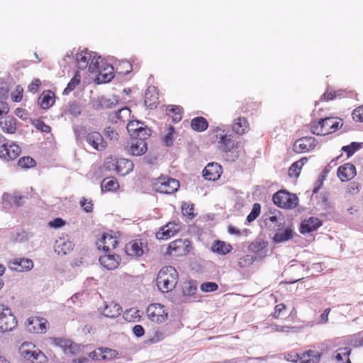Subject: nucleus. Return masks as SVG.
Returning <instances> with one entry per match:
<instances>
[{
  "instance_id": "obj_11",
  "label": "nucleus",
  "mask_w": 363,
  "mask_h": 363,
  "mask_svg": "<svg viewBox=\"0 0 363 363\" xmlns=\"http://www.w3.org/2000/svg\"><path fill=\"white\" fill-rule=\"evenodd\" d=\"M147 315L151 321L157 323H162L167 318V313L161 303L150 304L147 308Z\"/></svg>"
},
{
  "instance_id": "obj_51",
  "label": "nucleus",
  "mask_w": 363,
  "mask_h": 363,
  "mask_svg": "<svg viewBox=\"0 0 363 363\" xmlns=\"http://www.w3.org/2000/svg\"><path fill=\"white\" fill-rule=\"evenodd\" d=\"M261 211V206L258 203H255L252 206V208L250 214L247 216V220L249 223L254 221L259 215Z\"/></svg>"
},
{
  "instance_id": "obj_5",
  "label": "nucleus",
  "mask_w": 363,
  "mask_h": 363,
  "mask_svg": "<svg viewBox=\"0 0 363 363\" xmlns=\"http://www.w3.org/2000/svg\"><path fill=\"white\" fill-rule=\"evenodd\" d=\"M274 203L282 208L291 209L297 206L298 197L286 190H280L273 195Z\"/></svg>"
},
{
  "instance_id": "obj_10",
  "label": "nucleus",
  "mask_w": 363,
  "mask_h": 363,
  "mask_svg": "<svg viewBox=\"0 0 363 363\" xmlns=\"http://www.w3.org/2000/svg\"><path fill=\"white\" fill-rule=\"evenodd\" d=\"M35 345L30 342H23L19 347V353L26 360L35 363V361L44 357L43 354L35 349Z\"/></svg>"
},
{
  "instance_id": "obj_23",
  "label": "nucleus",
  "mask_w": 363,
  "mask_h": 363,
  "mask_svg": "<svg viewBox=\"0 0 363 363\" xmlns=\"http://www.w3.org/2000/svg\"><path fill=\"white\" fill-rule=\"evenodd\" d=\"M133 163L128 159H117L116 174L121 176L128 174L133 169Z\"/></svg>"
},
{
  "instance_id": "obj_38",
  "label": "nucleus",
  "mask_w": 363,
  "mask_h": 363,
  "mask_svg": "<svg viewBox=\"0 0 363 363\" xmlns=\"http://www.w3.org/2000/svg\"><path fill=\"white\" fill-rule=\"evenodd\" d=\"M91 58V54L88 52H78L76 55V62L77 67L80 69H84L89 65V60Z\"/></svg>"
},
{
  "instance_id": "obj_64",
  "label": "nucleus",
  "mask_w": 363,
  "mask_h": 363,
  "mask_svg": "<svg viewBox=\"0 0 363 363\" xmlns=\"http://www.w3.org/2000/svg\"><path fill=\"white\" fill-rule=\"evenodd\" d=\"M66 222L61 218H56L50 220L48 223L49 226L52 228H60L65 225Z\"/></svg>"
},
{
  "instance_id": "obj_3",
  "label": "nucleus",
  "mask_w": 363,
  "mask_h": 363,
  "mask_svg": "<svg viewBox=\"0 0 363 363\" xmlns=\"http://www.w3.org/2000/svg\"><path fill=\"white\" fill-rule=\"evenodd\" d=\"M216 137L218 140V148L223 152L230 153L228 160L235 161L238 157V152L236 150V143L233 139L232 135H229L225 130H218Z\"/></svg>"
},
{
  "instance_id": "obj_37",
  "label": "nucleus",
  "mask_w": 363,
  "mask_h": 363,
  "mask_svg": "<svg viewBox=\"0 0 363 363\" xmlns=\"http://www.w3.org/2000/svg\"><path fill=\"white\" fill-rule=\"evenodd\" d=\"M101 190L106 191H115L119 187L118 181L113 177H107L101 182Z\"/></svg>"
},
{
  "instance_id": "obj_6",
  "label": "nucleus",
  "mask_w": 363,
  "mask_h": 363,
  "mask_svg": "<svg viewBox=\"0 0 363 363\" xmlns=\"http://www.w3.org/2000/svg\"><path fill=\"white\" fill-rule=\"evenodd\" d=\"M321 356V352L308 350L301 354L295 352L287 353L284 358L291 362H297L299 360L301 363H320Z\"/></svg>"
},
{
  "instance_id": "obj_40",
  "label": "nucleus",
  "mask_w": 363,
  "mask_h": 363,
  "mask_svg": "<svg viewBox=\"0 0 363 363\" xmlns=\"http://www.w3.org/2000/svg\"><path fill=\"white\" fill-rule=\"evenodd\" d=\"M256 260V257L252 255H246L240 257L238 260V267L240 269H245L250 267Z\"/></svg>"
},
{
  "instance_id": "obj_2",
  "label": "nucleus",
  "mask_w": 363,
  "mask_h": 363,
  "mask_svg": "<svg viewBox=\"0 0 363 363\" xmlns=\"http://www.w3.org/2000/svg\"><path fill=\"white\" fill-rule=\"evenodd\" d=\"M101 57H94L89 65V71L91 73H98L96 82L98 84L109 82L114 77L113 67L111 65L104 64L102 60L100 65Z\"/></svg>"
},
{
  "instance_id": "obj_9",
  "label": "nucleus",
  "mask_w": 363,
  "mask_h": 363,
  "mask_svg": "<svg viewBox=\"0 0 363 363\" xmlns=\"http://www.w3.org/2000/svg\"><path fill=\"white\" fill-rule=\"evenodd\" d=\"M191 247V242L189 240L179 239L169 243L167 253L171 256L181 257L186 255Z\"/></svg>"
},
{
  "instance_id": "obj_57",
  "label": "nucleus",
  "mask_w": 363,
  "mask_h": 363,
  "mask_svg": "<svg viewBox=\"0 0 363 363\" xmlns=\"http://www.w3.org/2000/svg\"><path fill=\"white\" fill-rule=\"evenodd\" d=\"M2 206L5 209H9L13 206V199L11 194L4 193L2 195Z\"/></svg>"
},
{
  "instance_id": "obj_41",
  "label": "nucleus",
  "mask_w": 363,
  "mask_h": 363,
  "mask_svg": "<svg viewBox=\"0 0 363 363\" xmlns=\"http://www.w3.org/2000/svg\"><path fill=\"white\" fill-rule=\"evenodd\" d=\"M144 124L139 121H130L127 125V130L132 139L135 138L138 133L143 127Z\"/></svg>"
},
{
  "instance_id": "obj_27",
  "label": "nucleus",
  "mask_w": 363,
  "mask_h": 363,
  "mask_svg": "<svg viewBox=\"0 0 363 363\" xmlns=\"http://www.w3.org/2000/svg\"><path fill=\"white\" fill-rule=\"evenodd\" d=\"M55 95L52 91L43 92L38 98V103L43 109H48L55 104Z\"/></svg>"
},
{
  "instance_id": "obj_12",
  "label": "nucleus",
  "mask_w": 363,
  "mask_h": 363,
  "mask_svg": "<svg viewBox=\"0 0 363 363\" xmlns=\"http://www.w3.org/2000/svg\"><path fill=\"white\" fill-rule=\"evenodd\" d=\"M85 139L86 143L96 150L102 151L106 147V143L99 132L91 131L86 135Z\"/></svg>"
},
{
  "instance_id": "obj_30",
  "label": "nucleus",
  "mask_w": 363,
  "mask_h": 363,
  "mask_svg": "<svg viewBox=\"0 0 363 363\" xmlns=\"http://www.w3.org/2000/svg\"><path fill=\"white\" fill-rule=\"evenodd\" d=\"M122 312L121 306L115 302H110L105 305L104 315L106 317L114 318L121 315Z\"/></svg>"
},
{
  "instance_id": "obj_60",
  "label": "nucleus",
  "mask_w": 363,
  "mask_h": 363,
  "mask_svg": "<svg viewBox=\"0 0 363 363\" xmlns=\"http://www.w3.org/2000/svg\"><path fill=\"white\" fill-rule=\"evenodd\" d=\"M80 206L86 213H90L93 211V203L91 200L88 201L86 199L82 198L80 201Z\"/></svg>"
},
{
  "instance_id": "obj_46",
  "label": "nucleus",
  "mask_w": 363,
  "mask_h": 363,
  "mask_svg": "<svg viewBox=\"0 0 363 363\" xmlns=\"http://www.w3.org/2000/svg\"><path fill=\"white\" fill-rule=\"evenodd\" d=\"M169 112L174 113L172 122L178 123L182 120V107L179 106L171 105L167 109Z\"/></svg>"
},
{
  "instance_id": "obj_53",
  "label": "nucleus",
  "mask_w": 363,
  "mask_h": 363,
  "mask_svg": "<svg viewBox=\"0 0 363 363\" xmlns=\"http://www.w3.org/2000/svg\"><path fill=\"white\" fill-rule=\"evenodd\" d=\"M103 107L104 108H114L118 102V99L117 96H113L112 98L108 99L105 96H101Z\"/></svg>"
},
{
  "instance_id": "obj_43",
  "label": "nucleus",
  "mask_w": 363,
  "mask_h": 363,
  "mask_svg": "<svg viewBox=\"0 0 363 363\" xmlns=\"http://www.w3.org/2000/svg\"><path fill=\"white\" fill-rule=\"evenodd\" d=\"M80 83V74L77 71L76 72L74 77L71 79L69 82L67 84V87L64 89L62 94L64 95H68L71 91H72L76 86Z\"/></svg>"
},
{
  "instance_id": "obj_49",
  "label": "nucleus",
  "mask_w": 363,
  "mask_h": 363,
  "mask_svg": "<svg viewBox=\"0 0 363 363\" xmlns=\"http://www.w3.org/2000/svg\"><path fill=\"white\" fill-rule=\"evenodd\" d=\"M174 128L172 125H169L168 128V132L163 137V143L167 147H171L174 143Z\"/></svg>"
},
{
  "instance_id": "obj_45",
  "label": "nucleus",
  "mask_w": 363,
  "mask_h": 363,
  "mask_svg": "<svg viewBox=\"0 0 363 363\" xmlns=\"http://www.w3.org/2000/svg\"><path fill=\"white\" fill-rule=\"evenodd\" d=\"M361 147V143L352 142L348 145L343 146L342 150L347 153V157H350L359 150Z\"/></svg>"
},
{
  "instance_id": "obj_54",
  "label": "nucleus",
  "mask_w": 363,
  "mask_h": 363,
  "mask_svg": "<svg viewBox=\"0 0 363 363\" xmlns=\"http://www.w3.org/2000/svg\"><path fill=\"white\" fill-rule=\"evenodd\" d=\"M200 288L203 292H213L218 289V286L216 282L206 281L201 284Z\"/></svg>"
},
{
  "instance_id": "obj_42",
  "label": "nucleus",
  "mask_w": 363,
  "mask_h": 363,
  "mask_svg": "<svg viewBox=\"0 0 363 363\" xmlns=\"http://www.w3.org/2000/svg\"><path fill=\"white\" fill-rule=\"evenodd\" d=\"M124 319L128 322H136L140 320V311L134 308L126 310L123 313Z\"/></svg>"
},
{
  "instance_id": "obj_18",
  "label": "nucleus",
  "mask_w": 363,
  "mask_h": 363,
  "mask_svg": "<svg viewBox=\"0 0 363 363\" xmlns=\"http://www.w3.org/2000/svg\"><path fill=\"white\" fill-rule=\"evenodd\" d=\"M118 245L116 238L108 234H103L101 239L97 242L98 248L102 249L104 252H111Z\"/></svg>"
},
{
  "instance_id": "obj_44",
  "label": "nucleus",
  "mask_w": 363,
  "mask_h": 363,
  "mask_svg": "<svg viewBox=\"0 0 363 363\" xmlns=\"http://www.w3.org/2000/svg\"><path fill=\"white\" fill-rule=\"evenodd\" d=\"M52 343L56 346H59L63 348L64 352H67V351L72 352V342L69 340L62 339V338H54L52 340Z\"/></svg>"
},
{
  "instance_id": "obj_61",
  "label": "nucleus",
  "mask_w": 363,
  "mask_h": 363,
  "mask_svg": "<svg viewBox=\"0 0 363 363\" xmlns=\"http://www.w3.org/2000/svg\"><path fill=\"white\" fill-rule=\"evenodd\" d=\"M11 196L13 199V206L14 205L16 207L22 206L25 202V199H26L25 196L20 195L16 193L11 194Z\"/></svg>"
},
{
  "instance_id": "obj_34",
  "label": "nucleus",
  "mask_w": 363,
  "mask_h": 363,
  "mask_svg": "<svg viewBox=\"0 0 363 363\" xmlns=\"http://www.w3.org/2000/svg\"><path fill=\"white\" fill-rule=\"evenodd\" d=\"M350 352L351 349L348 347L339 348L335 354L337 363H351L349 358Z\"/></svg>"
},
{
  "instance_id": "obj_7",
  "label": "nucleus",
  "mask_w": 363,
  "mask_h": 363,
  "mask_svg": "<svg viewBox=\"0 0 363 363\" xmlns=\"http://www.w3.org/2000/svg\"><path fill=\"white\" fill-rule=\"evenodd\" d=\"M17 325L16 317L11 310L3 304H0V332L11 331Z\"/></svg>"
},
{
  "instance_id": "obj_29",
  "label": "nucleus",
  "mask_w": 363,
  "mask_h": 363,
  "mask_svg": "<svg viewBox=\"0 0 363 363\" xmlns=\"http://www.w3.org/2000/svg\"><path fill=\"white\" fill-rule=\"evenodd\" d=\"M197 291V283L194 280H189L184 283L182 289L183 295L185 297H189L190 301H195L196 298V292Z\"/></svg>"
},
{
  "instance_id": "obj_19",
  "label": "nucleus",
  "mask_w": 363,
  "mask_h": 363,
  "mask_svg": "<svg viewBox=\"0 0 363 363\" xmlns=\"http://www.w3.org/2000/svg\"><path fill=\"white\" fill-rule=\"evenodd\" d=\"M322 225V221L315 217H310L303 220L300 225V233L301 234L310 233L316 230Z\"/></svg>"
},
{
  "instance_id": "obj_20",
  "label": "nucleus",
  "mask_w": 363,
  "mask_h": 363,
  "mask_svg": "<svg viewBox=\"0 0 363 363\" xmlns=\"http://www.w3.org/2000/svg\"><path fill=\"white\" fill-rule=\"evenodd\" d=\"M337 174L342 182L349 181L356 174L355 166L350 163H346L338 167Z\"/></svg>"
},
{
  "instance_id": "obj_17",
  "label": "nucleus",
  "mask_w": 363,
  "mask_h": 363,
  "mask_svg": "<svg viewBox=\"0 0 363 363\" xmlns=\"http://www.w3.org/2000/svg\"><path fill=\"white\" fill-rule=\"evenodd\" d=\"M9 267L11 270L23 272L33 267V262L28 258H16L9 262Z\"/></svg>"
},
{
  "instance_id": "obj_14",
  "label": "nucleus",
  "mask_w": 363,
  "mask_h": 363,
  "mask_svg": "<svg viewBox=\"0 0 363 363\" xmlns=\"http://www.w3.org/2000/svg\"><path fill=\"white\" fill-rule=\"evenodd\" d=\"M316 140L313 137H303L298 139L294 144L293 150L296 153L305 152L314 148Z\"/></svg>"
},
{
  "instance_id": "obj_58",
  "label": "nucleus",
  "mask_w": 363,
  "mask_h": 363,
  "mask_svg": "<svg viewBox=\"0 0 363 363\" xmlns=\"http://www.w3.org/2000/svg\"><path fill=\"white\" fill-rule=\"evenodd\" d=\"M104 133L107 138H109L111 140H118V134L116 130L111 127H106L104 130Z\"/></svg>"
},
{
  "instance_id": "obj_26",
  "label": "nucleus",
  "mask_w": 363,
  "mask_h": 363,
  "mask_svg": "<svg viewBox=\"0 0 363 363\" xmlns=\"http://www.w3.org/2000/svg\"><path fill=\"white\" fill-rule=\"evenodd\" d=\"M177 230V225L169 223L161 228L160 230L157 233L156 237L160 240H167L174 235Z\"/></svg>"
},
{
  "instance_id": "obj_28",
  "label": "nucleus",
  "mask_w": 363,
  "mask_h": 363,
  "mask_svg": "<svg viewBox=\"0 0 363 363\" xmlns=\"http://www.w3.org/2000/svg\"><path fill=\"white\" fill-rule=\"evenodd\" d=\"M63 113L72 118H77L82 113V106L76 101H69L64 108Z\"/></svg>"
},
{
  "instance_id": "obj_8",
  "label": "nucleus",
  "mask_w": 363,
  "mask_h": 363,
  "mask_svg": "<svg viewBox=\"0 0 363 363\" xmlns=\"http://www.w3.org/2000/svg\"><path fill=\"white\" fill-rule=\"evenodd\" d=\"M21 152V148L14 143H9L4 137L0 138V158L9 161L16 159Z\"/></svg>"
},
{
  "instance_id": "obj_62",
  "label": "nucleus",
  "mask_w": 363,
  "mask_h": 363,
  "mask_svg": "<svg viewBox=\"0 0 363 363\" xmlns=\"http://www.w3.org/2000/svg\"><path fill=\"white\" fill-rule=\"evenodd\" d=\"M23 89L21 86H17L16 91L11 94V99L15 102H19L23 97Z\"/></svg>"
},
{
  "instance_id": "obj_1",
  "label": "nucleus",
  "mask_w": 363,
  "mask_h": 363,
  "mask_svg": "<svg viewBox=\"0 0 363 363\" xmlns=\"http://www.w3.org/2000/svg\"><path fill=\"white\" fill-rule=\"evenodd\" d=\"M178 273L174 267L165 266L162 267L157 274V286L162 293L172 291L177 286Z\"/></svg>"
},
{
  "instance_id": "obj_56",
  "label": "nucleus",
  "mask_w": 363,
  "mask_h": 363,
  "mask_svg": "<svg viewBox=\"0 0 363 363\" xmlns=\"http://www.w3.org/2000/svg\"><path fill=\"white\" fill-rule=\"evenodd\" d=\"M302 165H300L299 163L296 161L294 162L289 169V175L291 177H298L300 174V170L302 168Z\"/></svg>"
},
{
  "instance_id": "obj_52",
  "label": "nucleus",
  "mask_w": 363,
  "mask_h": 363,
  "mask_svg": "<svg viewBox=\"0 0 363 363\" xmlns=\"http://www.w3.org/2000/svg\"><path fill=\"white\" fill-rule=\"evenodd\" d=\"M320 121L321 123L320 128H322L323 130V135H325L330 134L331 127H333V123H331L333 122V118H325L323 119H320Z\"/></svg>"
},
{
  "instance_id": "obj_55",
  "label": "nucleus",
  "mask_w": 363,
  "mask_h": 363,
  "mask_svg": "<svg viewBox=\"0 0 363 363\" xmlns=\"http://www.w3.org/2000/svg\"><path fill=\"white\" fill-rule=\"evenodd\" d=\"M151 135V130L147 126H144L141 128L139 133L135 136L133 139L143 140L145 141Z\"/></svg>"
},
{
  "instance_id": "obj_31",
  "label": "nucleus",
  "mask_w": 363,
  "mask_h": 363,
  "mask_svg": "<svg viewBox=\"0 0 363 363\" xmlns=\"http://www.w3.org/2000/svg\"><path fill=\"white\" fill-rule=\"evenodd\" d=\"M277 230L273 237V242L274 243L284 242L293 238L294 231L289 227L286 228L284 230H281V229Z\"/></svg>"
},
{
  "instance_id": "obj_16",
  "label": "nucleus",
  "mask_w": 363,
  "mask_h": 363,
  "mask_svg": "<svg viewBox=\"0 0 363 363\" xmlns=\"http://www.w3.org/2000/svg\"><path fill=\"white\" fill-rule=\"evenodd\" d=\"M120 262V256L111 254V252H105L104 255H101L99 257V262L108 270L116 269L118 267Z\"/></svg>"
},
{
  "instance_id": "obj_48",
  "label": "nucleus",
  "mask_w": 363,
  "mask_h": 363,
  "mask_svg": "<svg viewBox=\"0 0 363 363\" xmlns=\"http://www.w3.org/2000/svg\"><path fill=\"white\" fill-rule=\"evenodd\" d=\"M182 213L183 216L189 219L194 218L195 217V214L194 213V205L184 202L182 205Z\"/></svg>"
},
{
  "instance_id": "obj_47",
  "label": "nucleus",
  "mask_w": 363,
  "mask_h": 363,
  "mask_svg": "<svg viewBox=\"0 0 363 363\" xmlns=\"http://www.w3.org/2000/svg\"><path fill=\"white\" fill-rule=\"evenodd\" d=\"M18 164L23 169H28L36 164L35 161L30 157H23L18 160Z\"/></svg>"
},
{
  "instance_id": "obj_32",
  "label": "nucleus",
  "mask_w": 363,
  "mask_h": 363,
  "mask_svg": "<svg viewBox=\"0 0 363 363\" xmlns=\"http://www.w3.org/2000/svg\"><path fill=\"white\" fill-rule=\"evenodd\" d=\"M16 119L11 116L6 117L4 121H0V127L6 133H14L16 127Z\"/></svg>"
},
{
  "instance_id": "obj_35",
  "label": "nucleus",
  "mask_w": 363,
  "mask_h": 363,
  "mask_svg": "<svg viewBox=\"0 0 363 363\" xmlns=\"http://www.w3.org/2000/svg\"><path fill=\"white\" fill-rule=\"evenodd\" d=\"M191 126L192 129L197 132H203L208 127V123L207 120L202 117L198 116L194 118L191 121Z\"/></svg>"
},
{
  "instance_id": "obj_25",
  "label": "nucleus",
  "mask_w": 363,
  "mask_h": 363,
  "mask_svg": "<svg viewBox=\"0 0 363 363\" xmlns=\"http://www.w3.org/2000/svg\"><path fill=\"white\" fill-rule=\"evenodd\" d=\"M233 250V247L230 244H227L224 241H221L219 240H215L211 247V250L220 255H225L230 252Z\"/></svg>"
},
{
  "instance_id": "obj_15",
  "label": "nucleus",
  "mask_w": 363,
  "mask_h": 363,
  "mask_svg": "<svg viewBox=\"0 0 363 363\" xmlns=\"http://www.w3.org/2000/svg\"><path fill=\"white\" fill-rule=\"evenodd\" d=\"M222 174V167L216 162L208 163L203 170V177L208 181L218 179Z\"/></svg>"
},
{
  "instance_id": "obj_21",
  "label": "nucleus",
  "mask_w": 363,
  "mask_h": 363,
  "mask_svg": "<svg viewBox=\"0 0 363 363\" xmlns=\"http://www.w3.org/2000/svg\"><path fill=\"white\" fill-rule=\"evenodd\" d=\"M158 91L155 86H148L145 94V104L150 109L157 107L159 104Z\"/></svg>"
},
{
  "instance_id": "obj_63",
  "label": "nucleus",
  "mask_w": 363,
  "mask_h": 363,
  "mask_svg": "<svg viewBox=\"0 0 363 363\" xmlns=\"http://www.w3.org/2000/svg\"><path fill=\"white\" fill-rule=\"evenodd\" d=\"M352 118L358 122H363V106L355 108L352 112Z\"/></svg>"
},
{
  "instance_id": "obj_59",
  "label": "nucleus",
  "mask_w": 363,
  "mask_h": 363,
  "mask_svg": "<svg viewBox=\"0 0 363 363\" xmlns=\"http://www.w3.org/2000/svg\"><path fill=\"white\" fill-rule=\"evenodd\" d=\"M321 127L320 121L318 122H312L310 124V130L313 134L317 135H324L323 132Z\"/></svg>"
},
{
  "instance_id": "obj_39",
  "label": "nucleus",
  "mask_w": 363,
  "mask_h": 363,
  "mask_svg": "<svg viewBox=\"0 0 363 363\" xmlns=\"http://www.w3.org/2000/svg\"><path fill=\"white\" fill-rule=\"evenodd\" d=\"M130 114V110L127 108H121L117 112H114L109 115V119L113 122L117 123L119 120H123L125 118H127Z\"/></svg>"
},
{
  "instance_id": "obj_50",
  "label": "nucleus",
  "mask_w": 363,
  "mask_h": 363,
  "mask_svg": "<svg viewBox=\"0 0 363 363\" xmlns=\"http://www.w3.org/2000/svg\"><path fill=\"white\" fill-rule=\"evenodd\" d=\"M116 162L117 158L113 157H107L104 164V170L116 173Z\"/></svg>"
},
{
  "instance_id": "obj_22",
  "label": "nucleus",
  "mask_w": 363,
  "mask_h": 363,
  "mask_svg": "<svg viewBox=\"0 0 363 363\" xmlns=\"http://www.w3.org/2000/svg\"><path fill=\"white\" fill-rule=\"evenodd\" d=\"M125 252L128 256L141 257L145 252L141 240H135L127 244L125 246Z\"/></svg>"
},
{
  "instance_id": "obj_4",
  "label": "nucleus",
  "mask_w": 363,
  "mask_h": 363,
  "mask_svg": "<svg viewBox=\"0 0 363 363\" xmlns=\"http://www.w3.org/2000/svg\"><path fill=\"white\" fill-rule=\"evenodd\" d=\"M153 188L157 192L171 194L179 189V182L167 176H161L154 182Z\"/></svg>"
},
{
  "instance_id": "obj_24",
  "label": "nucleus",
  "mask_w": 363,
  "mask_h": 363,
  "mask_svg": "<svg viewBox=\"0 0 363 363\" xmlns=\"http://www.w3.org/2000/svg\"><path fill=\"white\" fill-rule=\"evenodd\" d=\"M147 150V143L143 140L132 139L129 151L131 155L140 156L146 152Z\"/></svg>"
},
{
  "instance_id": "obj_33",
  "label": "nucleus",
  "mask_w": 363,
  "mask_h": 363,
  "mask_svg": "<svg viewBox=\"0 0 363 363\" xmlns=\"http://www.w3.org/2000/svg\"><path fill=\"white\" fill-rule=\"evenodd\" d=\"M74 248V244L72 242L69 240H65V239H60L56 241L55 244V251L59 254L62 253L63 255H67Z\"/></svg>"
},
{
  "instance_id": "obj_36",
  "label": "nucleus",
  "mask_w": 363,
  "mask_h": 363,
  "mask_svg": "<svg viewBox=\"0 0 363 363\" xmlns=\"http://www.w3.org/2000/svg\"><path fill=\"white\" fill-rule=\"evenodd\" d=\"M248 128L247 120L242 117H238L232 125L233 130L238 135H242Z\"/></svg>"
},
{
  "instance_id": "obj_13",
  "label": "nucleus",
  "mask_w": 363,
  "mask_h": 363,
  "mask_svg": "<svg viewBox=\"0 0 363 363\" xmlns=\"http://www.w3.org/2000/svg\"><path fill=\"white\" fill-rule=\"evenodd\" d=\"M26 328L30 333H45L47 329V320L42 318H30L27 320Z\"/></svg>"
}]
</instances>
